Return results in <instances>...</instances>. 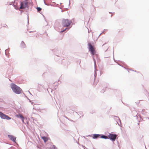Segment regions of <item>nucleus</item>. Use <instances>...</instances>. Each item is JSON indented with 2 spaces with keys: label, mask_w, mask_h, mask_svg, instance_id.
<instances>
[{
  "label": "nucleus",
  "mask_w": 149,
  "mask_h": 149,
  "mask_svg": "<svg viewBox=\"0 0 149 149\" xmlns=\"http://www.w3.org/2000/svg\"><path fill=\"white\" fill-rule=\"evenodd\" d=\"M104 90H102V91H101V92L102 93H104Z\"/></svg>",
  "instance_id": "obj_38"
},
{
  "label": "nucleus",
  "mask_w": 149,
  "mask_h": 149,
  "mask_svg": "<svg viewBox=\"0 0 149 149\" xmlns=\"http://www.w3.org/2000/svg\"><path fill=\"white\" fill-rule=\"evenodd\" d=\"M54 53V54L58 57H60L61 56V52L58 48H56L53 49L51 50Z\"/></svg>",
  "instance_id": "obj_7"
},
{
  "label": "nucleus",
  "mask_w": 149,
  "mask_h": 149,
  "mask_svg": "<svg viewBox=\"0 0 149 149\" xmlns=\"http://www.w3.org/2000/svg\"><path fill=\"white\" fill-rule=\"evenodd\" d=\"M37 35H36V37H37Z\"/></svg>",
  "instance_id": "obj_52"
},
{
  "label": "nucleus",
  "mask_w": 149,
  "mask_h": 149,
  "mask_svg": "<svg viewBox=\"0 0 149 149\" xmlns=\"http://www.w3.org/2000/svg\"><path fill=\"white\" fill-rule=\"evenodd\" d=\"M39 85H40L42 87H43V85H41V84H39Z\"/></svg>",
  "instance_id": "obj_36"
},
{
  "label": "nucleus",
  "mask_w": 149,
  "mask_h": 149,
  "mask_svg": "<svg viewBox=\"0 0 149 149\" xmlns=\"http://www.w3.org/2000/svg\"><path fill=\"white\" fill-rule=\"evenodd\" d=\"M36 8L38 12L41 14L42 12H41V10H42V8L40 7H37Z\"/></svg>",
  "instance_id": "obj_16"
},
{
  "label": "nucleus",
  "mask_w": 149,
  "mask_h": 149,
  "mask_svg": "<svg viewBox=\"0 0 149 149\" xmlns=\"http://www.w3.org/2000/svg\"><path fill=\"white\" fill-rule=\"evenodd\" d=\"M44 4H45V5H46L47 6H48V5L45 2V1H44Z\"/></svg>",
  "instance_id": "obj_35"
},
{
  "label": "nucleus",
  "mask_w": 149,
  "mask_h": 149,
  "mask_svg": "<svg viewBox=\"0 0 149 149\" xmlns=\"http://www.w3.org/2000/svg\"><path fill=\"white\" fill-rule=\"evenodd\" d=\"M132 71H134L135 72H137V71H136V70H133Z\"/></svg>",
  "instance_id": "obj_45"
},
{
  "label": "nucleus",
  "mask_w": 149,
  "mask_h": 149,
  "mask_svg": "<svg viewBox=\"0 0 149 149\" xmlns=\"http://www.w3.org/2000/svg\"><path fill=\"white\" fill-rule=\"evenodd\" d=\"M21 120H22V122H23V123H24V124H26V123H25V122H24V120H27V119H26V118H24V119H23V120H22V119H21Z\"/></svg>",
  "instance_id": "obj_26"
},
{
  "label": "nucleus",
  "mask_w": 149,
  "mask_h": 149,
  "mask_svg": "<svg viewBox=\"0 0 149 149\" xmlns=\"http://www.w3.org/2000/svg\"><path fill=\"white\" fill-rule=\"evenodd\" d=\"M24 95L25 96V97L27 99H28L29 101V102H31V100H30L27 97V96H26L25 94H24Z\"/></svg>",
  "instance_id": "obj_30"
},
{
  "label": "nucleus",
  "mask_w": 149,
  "mask_h": 149,
  "mask_svg": "<svg viewBox=\"0 0 149 149\" xmlns=\"http://www.w3.org/2000/svg\"><path fill=\"white\" fill-rule=\"evenodd\" d=\"M126 106H128L127 105H126Z\"/></svg>",
  "instance_id": "obj_60"
},
{
  "label": "nucleus",
  "mask_w": 149,
  "mask_h": 149,
  "mask_svg": "<svg viewBox=\"0 0 149 149\" xmlns=\"http://www.w3.org/2000/svg\"><path fill=\"white\" fill-rule=\"evenodd\" d=\"M146 118H148V120H149V117H147Z\"/></svg>",
  "instance_id": "obj_48"
},
{
  "label": "nucleus",
  "mask_w": 149,
  "mask_h": 149,
  "mask_svg": "<svg viewBox=\"0 0 149 149\" xmlns=\"http://www.w3.org/2000/svg\"><path fill=\"white\" fill-rule=\"evenodd\" d=\"M51 149H57V148L56 146L54 145H52L50 147Z\"/></svg>",
  "instance_id": "obj_21"
},
{
  "label": "nucleus",
  "mask_w": 149,
  "mask_h": 149,
  "mask_svg": "<svg viewBox=\"0 0 149 149\" xmlns=\"http://www.w3.org/2000/svg\"><path fill=\"white\" fill-rule=\"evenodd\" d=\"M57 85H56V86L55 85V87L56 86H57Z\"/></svg>",
  "instance_id": "obj_55"
},
{
  "label": "nucleus",
  "mask_w": 149,
  "mask_h": 149,
  "mask_svg": "<svg viewBox=\"0 0 149 149\" xmlns=\"http://www.w3.org/2000/svg\"><path fill=\"white\" fill-rule=\"evenodd\" d=\"M112 15H111V17H112Z\"/></svg>",
  "instance_id": "obj_51"
},
{
  "label": "nucleus",
  "mask_w": 149,
  "mask_h": 149,
  "mask_svg": "<svg viewBox=\"0 0 149 149\" xmlns=\"http://www.w3.org/2000/svg\"><path fill=\"white\" fill-rule=\"evenodd\" d=\"M90 135H88V136H90Z\"/></svg>",
  "instance_id": "obj_57"
},
{
  "label": "nucleus",
  "mask_w": 149,
  "mask_h": 149,
  "mask_svg": "<svg viewBox=\"0 0 149 149\" xmlns=\"http://www.w3.org/2000/svg\"><path fill=\"white\" fill-rule=\"evenodd\" d=\"M65 118H67V119H68V120H69V119H68V118L67 117H66V116H65Z\"/></svg>",
  "instance_id": "obj_42"
},
{
  "label": "nucleus",
  "mask_w": 149,
  "mask_h": 149,
  "mask_svg": "<svg viewBox=\"0 0 149 149\" xmlns=\"http://www.w3.org/2000/svg\"><path fill=\"white\" fill-rule=\"evenodd\" d=\"M3 27H7V28H8V26L6 24H4V25L3 26Z\"/></svg>",
  "instance_id": "obj_28"
},
{
  "label": "nucleus",
  "mask_w": 149,
  "mask_h": 149,
  "mask_svg": "<svg viewBox=\"0 0 149 149\" xmlns=\"http://www.w3.org/2000/svg\"><path fill=\"white\" fill-rule=\"evenodd\" d=\"M20 47L22 49H24L26 47V45L25 42L23 41H22L20 44Z\"/></svg>",
  "instance_id": "obj_9"
},
{
  "label": "nucleus",
  "mask_w": 149,
  "mask_h": 149,
  "mask_svg": "<svg viewBox=\"0 0 149 149\" xmlns=\"http://www.w3.org/2000/svg\"><path fill=\"white\" fill-rule=\"evenodd\" d=\"M28 92L29 93V94L31 95H32L31 93L29 91H28Z\"/></svg>",
  "instance_id": "obj_41"
},
{
  "label": "nucleus",
  "mask_w": 149,
  "mask_h": 149,
  "mask_svg": "<svg viewBox=\"0 0 149 149\" xmlns=\"http://www.w3.org/2000/svg\"><path fill=\"white\" fill-rule=\"evenodd\" d=\"M88 48L89 51L91 52V54L93 56V58L94 62L95 61V59L94 58V55L96 51L94 48L93 47L91 43H88Z\"/></svg>",
  "instance_id": "obj_2"
},
{
  "label": "nucleus",
  "mask_w": 149,
  "mask_h": 149,
  "mask_svg": "<svg viewBox=\"0 0 149 149\" xmlns=\"http://www.w3.org/2000/svg\"><path fill=\"white\" fill-rule=\"evenodd\" d=\"M34 32V31H29V33H31V32Z\"/></svg>",
  "instance_id": "obj_40"
},
{
  "label": "nucleus",
  "mask_w": 149,
  "mask_h": 149,
  "mask_svg": "<svg viewBox=\"0 0 149 149\" xmlns=\"http://www.w3.org/2000/svg\"><path fill=\"white\" fill-rule=\"evenodd\" d=\"M41 139L44 141V142L45 143L48 140V138L45 136H42L41 137Z\"/></svg>",
  "instance_id": "obj_15"
},
{
  "label": "nucleus",
  "mask_w": 149,
  "mask_h": 149,
  "mask_svg": "<svg viewBox=\"0 0 149 149\" xmlns=\"http://www.w3.org/2000/svg\"><path fill=\"white\" fill-rule=\"evenodd\" d=\"M107 31V29H104V30L102 32V33H101L99 35V36H100L102 33H103V32L105 31Z\"/></svg>",
  "instance_id": "obj_27"
},
{
  "label": "nucleus",
  "mask_w": 149,
  "mask_h": 149,
  "mask_svg": "<svg viewBox=\"0 0 149 149\" xmlns=\"http://www.w3.org/2000/svg\"><path fill=\"white\" fill-rule=\"evenodd\" d=\"M117 64L121 66L122 67H123V68H124L125 69H127V70H128L126 68H125L122 65H121L120 64V63H117Z\"/></svg>",
  "instance_id": "obj_23"
},
{
  "label": "nucleus",
  "mask_w": 149,
  "mask_h": 149,
  "mask_svg": "<svg viewBox=\"0 0 149 149\" xmlns=\"http://www.w3.org/2000/svg\"><path fill=\"white\" fill-rule=\"evenodd\" d=\"M35 36V35H34V34H33L31 36Z\"/></svg>",
  "instance_id": "obj_43"
},
{
  "label": "nucleus",
  "mask_w": 149,
  "mask_h": 149,
  "mask_svg": "<svg viewBox=\"0 0 149 149\" xmlns=\"http://www.w3.org/2000/svg\"><path fill=\"white\" fill-rule=\"evenodd\" d=\"M118 92H119V91H118Z\"/></svg>",
  "instance_id": "obj_61"
},
{
  "label": "nucleus",
  "mask_w": 149,
  "mask_h": 149,
  "mask_svg": "<svg viewBox=\"0 0 149 149\" xmlns=\"http://www.w3.org/2000/svg\"><path fill=\"white\" fill-rule=\"evenodd\" d=\"M8 136L11 140L13 142L17 144L16 142V137L11 135H8Z\"/></svg>",
  "instance_id": "obj_8"
},
{
  "label": "nucleus",
  "mask_w": 149,
  "mask_h": 149,
  "mask_svg": "<svg viewBox=\"0 0 149 149\" xmlns=\"http://www.w3.org/2000/svg\"><path fill=\"white\" fill-rule=\"evenodd\" d=\"M117 135L116 134H110L107 136L108 139H109L110 140L113 142L116 139Z\"/></svg>",
  "instance_id": "obj_5"
},
{
  "label": "nucleus",
  "mask_w": 149,
  "mask_h": 149,
  "mask_svg": "<svg viewBox=\"0 0 149 149\" xmlns=\"http://www.w3.org/2000/svg\"><path fill=\"white\" fill-rule=\"evenodd\" d=\"M20 10V14H22V13L23 12H24V11L23 10Z\"/></svg>",
  "instance_id": "obj_33"
},
{
  "label": "nucleus",
  "mask_w": 149,
  "mask_h": 149,
  "mask_svg": "<svg viewBox=\"0 0 149 149\" xmlns=\"http://www.w3.org/2000/svg\"><path fill=\"white\" fill-rule=\"evenodd\" d=\"M82 146L84 149H88L86 147H85L84 146L82 145Z\"/></svg>",
  "instance_id": "obj_32"
},
{
  "label": "nucleus",
  "mask_w": 149,
  "mask_h": 149,
  "mask_svg": "<svg viewBox=\"0 0 149 149\" xmlns=\"http://www.w3.org/2000/svg\"><path fill=\"white\" fill-rule=\"evenodd\" d=\"M139 123H138V125H139Z\"/></svg>",
  "instance_id": "obj_54"
},
{
  "label": "nucleus",
  "mask_w": 149,
  "mask_h": 149,
  "mask_svg": "<svg viewBox=\"0 0 149 149\" xmlns=\"http://www.w3.org/2000/svg\"><path fill=\"white\" fill-rule=\"evenodd\" d=\"M17 0H14L13 1H12V3H15L16 5H17L18 3L16 2V1H17Z\"/></svg>",
  "instance_id": "obj_24"
},
{
  "label": "nucleus",
  "mask_w": 149,
  "mask_h": 149,
  "mask_svg": "<svg viewBox=\"0 0 149 149\" xmlns=\"http://www.w3.org/2000/svg\"><path fill=\"white\" fill-rule=\"evenodd\" d=\"M95 112V111L94 110H93L92 111L90 112V113L92 114H93Z\"/></svg>",
  "instance_id": "obj_31"
},
{
  "label": "nucleus",
  "mask_w": 149,
  "mask_h": 149,
  "mask_svg": "<svg viewBox=\"0 0 149 149\" xmlns=\"http://www.w3.org/2000/svg\"><path fill=\"white\" fill-rule=\"evenodd\" d=\"M28 0H24L22 1H20L19 9H23L26 8H29V6L28 4Z\"/></svg>",
  "instance_id": "obj_3"
},
{
  "label": "nucleus",
  "mask_w": 149,
  "mask_h": 149,
  "mask_svg": "<svg viewBox=\"0 0 149 149\" xmlns=\"http://www.w3.org/2000/svg\"><path fill=\"white\" fill-rule=\"evenodd\" d=\"M0 117L2 119H6L7 120H9L11 118L10 117L4 114L1 111H0Z\"/></svg>",
  "instance_id": "obj_6"
},
{
  "label": "nucleus",
  "mask_w": 149,
  "mask_h": 149,
  "mask_svg": "<svg viewBox=\"0 0 149 149\" xmlns=\"http://www.w3.org/2000/svg\"><path fill=\"white\" fill-rule=\"evenodd\" d=\"M100 138L104 139H108V138L107 136L102 134H100Z\"/></svg>",
  "instance_id": "obj_11"
},
{
  "label": "nucleus",
  "mask_w": 149,
  "mask_h": 149,
  "mask_svg": "<svg viewBox=\"0 0 149 149\" xmlns=\"http://www.w3.org/2000/svg\"><path fill=\"white\" fill-rule=\"evenodd\" d=\"M29 17L28 16V24H29Z\"/></svg>",
  "instance_id": "obj_39"
},
{
  "label": "nucleus",
  "mask_w": 149,
  "mask_h": 149,
  "mask_svg": "<svg viewBox=\"0 0 149 149\" xmlns=\"http://www.w3.org/2000/svg\"><path fill=\"white\" fill-rule=\"evenodd\" d=\"M105 44H103V46Z\"/></svg>",
  "instance_id": "obj_62"
},
{
  "label": "nucleus",
  "mask_w": 149,
  "mask_h": 149,
  "mask_svg": "<svg viewBox=\"0 0 149 149\" xmlns=\"http://www.w3.org/2000/svg\"><path fill=\"white\" fill-rule=\"evenodd\" d=\"M130 70H132L131 69H130Z\"/></svg>",
  "instance_id": "obj_56"
},
{
  "label": "nucleus",
  "mask_w": 149,
  "mask_h": 149,
  "mask_svg": "<svg viewBox=\"0 0 149 149\" xmlns=\"http://www.w3.org/2000/svg\"><path fill=\"white\" fill-rule=\"evenodd\" d=\"M11 3H12V2H9V5H12V4H11Z\"/></svg>",
  "instance_id": "obj_37"
},
{
  "label": "nucleus",
  "mask_w": 149,
  "mask_h": 149,
  "mask_svg": "<svg viewBox=\"0 0 149 149\" xmlns=\"http://www.w3.org/2000/svg\"><path fill=\"white\" fill-rule=\"evenodd\" d=\"M78 143V144H79V143Z\"/></svg>",
  "instance_id": "obj_59"
},
{
  "label": "nucleus",
  "mask_w": 149,
  "mask_h": 149,
  "mask_svg": "<svg viewBox=\"0 0 149 149\" xmlns=\"http://www.w3.org/2000/svg\"><path fill=\"white\" fill-rule=\"evenodd\" d=\"M13 3V4H12V5L15 8L16 10H19V8L17 5H16L15 3Z\"/></svg>",
  "instance_id": "obj_17"
},
{
  "label": "nucleus",
  "mask_w": 149,
  "mask_h": 149,
  "mask_svg": "<svg viewBox=\"0 0 149 149\" xmlns=\"http://www.w3.org/2000/svg\"><path fill=\"white\" fill-rule=\"evenodd\" d=\"M107 49L105 51V52H106L107 51Z\"/></svg>",
  "instance_id": "obj_53"
},
{
  "label": "nucleus",
  "mask_w": 149,
  "mask_h": 149,
  "mask_svg": "<svg viewBox=\"0 0 149 149\" xmlns=\"http://www.w3.org/2000/svg\"><path fill=\"white\" fill-rule=\"evenodd\" d=\"M94 68H95V70L96 67V61L95 62H94Z\"/></svg>",
  "instance_id": "obj_29"
},
{
  "label": "nucleus",
  "mask_w": 149,
  "mask_h": 149,
  "mask_svg": "<svg viewBox=\"0 0 149 149\" xmlns=\"http://www.w3.org/2000/svg\"><path fill=\"white\" fill-rule=\"evenodd\" d=\"M139 103H140V102H139H139H135V103H136V104L137 105H139Z\"/></svg>",
  "instance_id": "obj_34"
},
{
  "label": "nucleus",
  "mask_w": 149,
  "mask_h": 149,
  "mask_svg": "<svg viewBox=\"0 0 149 149\" xmlns=\"http://www.w3.org/2000/svg\"><path fill=\"white\" fill-rule=\"evenodd\" d=\"M67 27L65 29H64L63 30H62L61 31H60V32L62 33V32H64V31H66V30L68 31L70 28V27Z\"/></svg>",
  "instance_id": "obj_19"
},
{
  "label": "nucleus",
  "mask_w": 149,
  "mask_h": 149,
  "mask_svg": "<svg viewBox=\"0 0 149 149\" xmlns=\"http://www.w3.org/2000/svg\"><path fill=\"white\" fill-rule=\"evenodd\" d=\"M97 70H97L96 68H95V71H94V75L95 77L94 80H95V78L97 76L96 71H97Z\"/></svg>",
  "instance_id": "obj_20"
},
{
  "label": "nucleus",
  "mask_w": 149,
  "mask_h": 149,
  "mask_svg": "<svg viewBox=\"0 0 149 149\" xmlns=\"http://www.w3.org/2000/svg\"><path fill=\"white\" fill-rule=\"evenodd\" d=\"M54 88H55V89H56V88H55V87H54Z\"/></svg>",
  "instance_id": "obj_49"
},
{
  "label": "nucleus",
  "mask_w": 149,
  "mask_h": 149,
  "mask_svg": "<svg viewBox=\"0 0 149 149\" xmlns=\"http://www.w3.org/2000/svg\"><path fill=\"white\" fill-rule=\"evenodd\" d=\"M79 114L81 115V116L83 117L84 116V114H83V113L82 112L80 111L79 112Z\"/></svg>",
  "instance_id": "obj_25"
},
{
  "label": "nucleus",
  "mask_w": 149,
  "mask_h": 149,
  "mask_svg": "<svg viewBox=\"0 0 149 149\" xmlns=\"http://www.w3.org/2000/svg\"><path fill=\"white\" fill-rule=\"evenodd\" d=\"M100 134H93L92 138L93 139H96L100 138Z\"/></svg>",
  "instance_id": "obj_10"
},
{
  "label": "nucleus",
  "mask_w": 149,
  "mask_h": 149,
  "mask_svg": "<svg viewBox=\"0 0 149 149\" xmlns=\"http://www.w3.org/2000/svg\"><path fill=\"white\" fill-rule=\"evenodd\" d=\"M95 56H96L97 58V57H98V55L97 54L95 55Z\"/></svg>",
  "instance_id": "obj_44"
},
{
  "label": "nucleus",
  "mask_w": 149,
  "mask_h": 149,
  "mask_svg": "<svg viewBox=\"0 0 149 149\" xmlns=\"http://www.w3.org/2000/svg\"><path fill=\"white\" fill-rule=\"evenodd\" d=\"M114 61H115V60H114Z\"/></svg>",
  "instance_id": "obj_63"
},
{
  "label": "nucleus",
  "mask_w": 149,
  "mask_h": 149,
  "mask_svg": "<svg viewBox=\"0 0 149 149\" xmlns=\"http://www.w3.org/2000/svg\"><path fill=\"white\" fill-rule=\"evenodd\" d=\"M45 74V73H43V74H42V76H43V75H44V74Z\"/></svg>",
  "instance_id": "obj_46"
},
{
  "label": "nucleus",
  "mask_w": 149,
  "mask_h": 149,
  "mask_svg": "<svg viewBox=\"0 0 149 149\" xmlns=\"http://www.w3.org/2000/svg\"><path fill=\"white\" fill-rule=\"evenodd\" d=\"M10 87L13 91L15 94H19L22 93V89L19 86L14 83H11Z\"/></svg>",
  "instance_id": "obj_1"
},
{
  "label": "nucleus",
  "mask_w": 149,
  "mask_h": 149,
  "mask_svg": "<svg viewBox=\"0 0 149 149\" xmlns=\"http://www.w3.org/2000/svg\"><path fill=\"white\" fill-rule=\"evenodd\" d=\"M69 5H70V0H69Z\"/></svg>",
  "instance_id": "obj_50"
},
{
  "label": "nucleus",
  "mask_w": 149,
  "mask_h": 149,
  "mask_svg": "<svg viewBox=\"0 0 149 149\" xmlns=\"http://www.w3.org/2000/svg\"><path fill=\"white\" fill-rule=\"evenodd\" d=\"M109 13H110V14L112 13V12H109Z\"/></svg>",
  "instance_id": "obj_47"
},
{
  "label": "nucleus",
  "mask_w": 149,
  "mask_h": 149,
  "mask_svg": "<svg viewBox=\"0 0 149 149\" xmlns=\"http://www.w3.org/2000/svg\"><path fill=\"white\" fill-rule=\"evenodd\" d=\"M9 48H8V49H6L5 50V55H7V52H9Z\"/></svg>",
  "instance_id": "obj_22"
},
{
  "label": "nucleus",
  "mask_w": 149,
  "mask_h": 149,
  "mask_svg": "<svg viewBox=\"0 0 149 149\" xmlns=\"http://www.w3.org/2000/svg\"><path fill=\"white\" fill-rule=\"evenodd\" d=\"M142 86L144 89V93L146 96L148 97L149 96V93L148 91L145 89L144 87L142 85Z\"/></svg>",
  "instance_id": "obj_12"
},
{
  "label": "nucleus",
  "mask_w": 149,
  "mask_h": 149,
  "mask_svg": "<svg viewBox=\"0 0 149 149\" xmlns=\"http://www.w3.org/2000/svg\"><path fill=\"white\" fill-rule=\"evenodd\" d=\"M114 117H116V122L118 124V125H119V126H120V125L119 124V123H118V121H119V123H120V125H121V120L119 118V117L118 116H114Z\"/></svg>",
  "instance_id": "obj_13"
},
{
  "label": "nucleus",
  "mask_w": 149,
  "mask_h": 149,
  "mask_svg": "<svg viewBox=\"0 0 149 149\" xmlns=\"http://www.w3.org/2000/svg\"><path fill=\"white\" fill-rule=\"evenodd\" d=\"M145 109H142L141 111V113L144 115L147 116V113L145 111Z\"/></svg>",
  "instance_id": "obj_18"
},
{
  "label": "nucleus",
  "mask_w": 149,
  "mask_h": 149,
  "mask_svg": "<svg viewBox=\"0 0 149 149\" xmlns=\"http://www.w3.org/2000/svg\"><path fill=\"white\" fill-rule=\"evenodd\" d=\"M72 23V21L68 19H63L62 20L61 25L63 27H68Z\"/></svg>",
  "instance_id": "obj_4"
},
{
  "label": "nucleus",
  "mask_w": 149,
  "mask_h": 149,
  "mask_svg": "<svg viewBox=\"0 0 149 149\" xmlns=\"http://www.w3.org/2000/svg\"><path fill=\"white\" fill-rule=\"evenodd\" d=\"M16 116L17 118H20L21 119H22V120L23 119H24V117L23 116L20 114L16 115Z\"/></svg>",
  "instance_id": "obj_14"
},
{
  "label": "nucleus",
  "mask_w": 149,
  "mask_h": 149,
  "mask_svg": "<svg viewBox=\"0 0 149 149\" xmlns=\"http://www.w3.org/2000/svg\"><path fill=\"white\" fill-rule=\"evenodd\" d=\"M26 123H27V124H28V123L27 122H26Z\"/></svg>",
  "instance_id": "obj_58"
}]
</instances>
